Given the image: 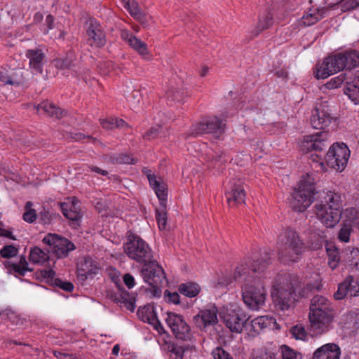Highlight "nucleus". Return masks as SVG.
Listing matches in <instances>:
<instances>
[{
    "label": "nucleus",
    "instance_id": "51",
    "mask_svg": "<svg viewBox=\"0 0 359 359\" xmlns=\"http://www.w3.org/2000/svg\"><path fill=\"white\" fill-rule=\"evenodd\" d=\"M161 130L162 127L161 126L151 127L143 135L142 137L144 140L150 141L151 140L156 138L161 133Z\"/></svg>",
    "mask_w": 359,
    "mask_h": 359
},
{
    "label": "nucleus",
    "instance_id": "28",
    "mask_svg": "<svg viewBox=\"0 0 359 359\" xmlns=\"http://www.w3.org/2000/svg\"><path fill=\"white\" fill-rule=\"evenodd\" d=\"M201 288L200 285L194 282H187L181 283L178 286V292L182 295L193 298L196 297L201 292Z\"/></svg>",
    "mask_w": 359,
    "mask_h": 359
},
{
    "label": "nucleus",
    "instance_id": "10",
    "mask_svg": "<svg viewBox=\"0 0 359 359\" xmlns=\"http://www.w3.org/2000/svg\"><path fill=\"white\" fill-rule=\"evenodd\" d=\"M224 126L225 124H224L222 121L218 117H208L192 126L189 135L197 136L210 133L219 136L224 132Z\"/></svg>",
    "mask_w": 359,
    "mask_h": 359
},
{
    "label": "nucleus",
    "instance_id": "32",
    "mask_svg": "<svg viewBox=\"0 0 359 359\" xmlns=\"http://www.w3.org/2000/svg\"><path fill=\"white\" fill-rule=\"evenodd\" d=\"M29 259L34 264H43L48 262L49 256L39 247L31 249Z\"/></svg>",
    "mask_w": 359,
    "mask_h": 359
},
{
    "label": "nucleus",
    "instance_id": "29",
    "mask_svg": "<svg viewBox=\"0 0 359 359\" xmlns=\"http://www.w3.org/2000/svg\"><path fill=\"white\" fill-rule=\"evenodd\" d=\"M6 85L18 86L24 83L25 77L22 69H8Z\"/></svg>",
    "mask_w": 359,
    "mask_h": 359
},
{
    "label": "nucleus",
    "instance_id": "23",
    "mask_svg": "<svg viewBox=\"0 0 359 359\" xmlns=\"http://www.w3.org/2000/svg\"><path fill=\"white\" fill-rule=\"evenodd\" d=\"M249 326L251 327L250 331L258 334L259 330L264 328H276L278 324L276 318L273 316H263L252 320Z\"/></svg>",
    "mask_w": 359,
    "mask_h": 359
},
{
    "label": "nucleus",
    "instance_id": "43",
    "mask_svg": "<svg viewBox=\"0 0 359 359\" xmlns=\"http://www.w3.org/2000/svg\"><path fill=\"white\" fill-rule=\"evenodd\" d=\"M168 351L175 355V359H182L187 346L180 345L177 343H170L168 345Z\"/></svg>",
    "mask_w": 359,
    "mask_h": 359
},
{
    "label": "nucleus",
    "instance_id": "15",
    "mask_svg": "<svg viewBox=\"0 0 359 359\" xmlns=\"http://www.w3.org/2000/svg\"><path fill=\"white\" fill-rule=\"evenodd\" d=\"M225 196L229 207H236L245 203V192L241 182L238 180L231 182Z\"/></svg>",
    "mask_w": 359,
    "mask_h": 359
},
{
    "label": "nucleus",
    "instance_id": "13",
    "mask_svg": "<svg viewBox=\"0 0 359 359\" xmlns=\"http://www.w3.org/2000/svg\"><path fill=\"white\" fill-rule=\"evenodd\" d=\"M332 121H335V118L326 102L320 104L319 106L316 107L310 118L312 127L318 130L325 129Z\"/></svg>",
    "mask_w": 359,
    "mask_h": 359
},
{
    "label": "nucleus",
    "instance_id": "37",
    "mask_svg": "<svg viewBox=\"0 0 359 359\" xmlns=\"http://www.w3.org/2000/svg\"><path fill=\"white\" fill-rule=\"evenodd\" d=\"M156 219L158 228L161 230L165 229L168 220L166 204L160 205L156 210Z\"/></svg>",
    "mask_w": 359,
    "mask_h": 359
},
{
    "label": "nucleus",
    "instance_id": "19",
    "mask_svg": "<svg viewBox=\"0 0 359 359\" xmlns=\"http://www.w3.org/2000/svg\"><path fill=\"white\" fill-rule=\"evenodd\" d=\"M346 219L343 222L342 226L338 233V238L343 242H348L349 236L353 231L358 218V212L355 208L347 209L346 211Z\"/></svg>",
    "mask_w": 359,
    "mask_h": 359
},
{
    "label": "nucleus",
    "instance_id": "40",
    "mask_svg": "<svg viewBox=\"0 0 359 359\" xmlns=\"http://www.w3.org/2000/svg\"><path fill=\"white\" fill-rule=\"evenodd\" d=\"M3 264L6 269H8V273L11 274L16 273L20 276H24L27 271H33L31 268L21 266V265L17 264V263H13L10 261H5Z\"/></svg>",
    "mask_w": 359,
    "mask_h": 359
},
{
    "label": "nucleus",
    "instance_id": "26",
    "mask_svg": "<svg viewBox=\"0 0 359 359\" xmlns=\"http://www.w3.org/2000/svg\"><path fill=\"white\" fill-rule=\"evenodd\" d=\"M344 93L355 104L359 103V71L355 73L353 78L351 77V79L346 81Z\"/></svg>",
    "mask_w": 359,
    "mask_h": 359
},
{
    "label": "nucleus",
    "instance_id": "54",
    "mask_svg": "<svg viewBox=\"0 0 359 359\" xmlns=\"http://www.w3.org/2000/svg\"><path fill=\"white\" fill-rule=\"evenodd\" d=\"M212 355L214 359H233L227 351L219 346L212 351Z\"/></svg>",
    "mask_w": 359,
    "mask_h": 359
},
{
    "label": "nucleus",
    "instance_id": "17",
    "mask_svg": "<svg viewBox=\"0 0 359 359\" xmlns=\"http://www.w3.org/2000/svg\"><path fill=\"white\" fill-rule=\"evenodd\" d=\"M217 313L215 309L201 310L194 317V323L201 330L205 331L208 327L214 326L218 323Z\"/></svg>",
    "mask_w": 359,
    "mask_h": 359
},
{
    "label": "nucleus",
    "instance_id": "12",
    "mask_svg": "<svg viewBox=\"0 0 359 359\" xmlns=\"http://www.w3.org/2000/svg\"><path fill=\"white\" fill-rule=\"evenodd\" d=\"M165 321L177 339L183 341L191 339L190 327L181 315L168 312Z\"/></svg>",
    "mask_w": 359,
    "mask_h": 359
},
{
    "label": "nucleus",
    "instance_id": "1",
    "mask_svg": "<svg viewBox=\"0 0 359 359\" xmlns=\"http://www.w3.org/2000/svg\"><path fill=\"white\" fill-rule=\"evenodd\" d=\"M291 196L290 205L297 212H304L316 201L317 217L327 228L334 227L341 219L343 209L340 195L330 191H316L312 175L307 173L302 177L298 188L294 189Z\"/></svg>",
    "mask_w": 359,
    "mask_h": 359
},
{
    "label": "nucleus",
    "instance_id": "11",
    "mask_svg": "<svg viewBox=\"0 0 359 359\" xmlns=\"http://www.w3.org/2000/svg\"><path fill=\"white\" fill-rule=\"evenodd\" d=\"M43 242L50 248L48 252H53L57 258L67 257L69 252L76 248L69 240L57 234L48 233L43 238Z\"/></svg>",
    "mask_w": 359,
    "mask_h": 359
},
{
    "label": "nucleus",
    "instance_id": "35",
    "mask_svg": "<svg viewBox=\"0 0 359 359\" xmlns=\"http://www.w3.org/2000/svg\"><path fill=\"white\" fill-rule=\"evenodd\" d=\"M351 74H348V72H344L337 77H334L332 79H330L329 81H327L325 84V87L327 89H334L339 87L344 82L346 83V81H348V79H351Z\"/></svg>",
    "mask_w": 359,
    "mask_h": 359
},
{
    "label": "nucleus",
    "instance_id": "20",
    "mask_svg": "<svg viewBox=\"0 0 359 359\" xmlns=\"http://www.w3.org/2000/svg\"><path fill=\"white\" fill-rule=\"evenodd\" d=\"M341 351L334 343L327 344L318 348L313 353V359H339Z\"/></svg>",
    "mask_w": 359,
    "mask_h": 359
},
{
    "label": "nucleus",
    "instance_id": "36",
    "mask_svg": "<svg viewBox=\"0 0 359 359\" xmlns=\"http://www.w3.org/2000/svg\"><path fill=\"white\" fill-rule=\"evenodd\" d=\"M129 45L140 55L147 59L149 50L147 44L136 36L130 40Z\"/></svg>",
    "mask_w": 359,
    "mask_h": 359
},
{
    "label": "nucleus",
    "instance_id": "47",
    "mask_svg": "<svg viewBox=\"0 0 359 359\" xmlns=\"http://www.w3.org/2000/svg\"><path fill=\"white\" fill-rule=\"evenodd\" d=\"M290 333L296 339L304 340L306 337V332L302 325L292 327Z\"/></svg>",
    "mask_w": 359,
    "mask_h": 359
},
{
    "label": "nucleus",
    "instance_id": "25",
    "mask_svg": "<svg viewBox=\"0 0 359 359\" xmlns=\"http://www.w3.org/2000/svg\"><path fill=\"white\" fill-rule=\"evenodd\" d=\"M26 57L29 60V67L38 73H42L43 62L45 55L41 49L28 50Z\"/></svg>",
    "mask_w": 359,
    "mask_h": 359
},
{
    "label": "nucleus",
    "instance_id": "4",
    "mask_svg": "<svg viewBox=\"0 0 359 359\" xmlns=\"http://www.w3.org/2000/svg\"><path fill=\"white\" fill-rule=\"evenodd\" d=\"M278 258L284 263L297 262L305 252L306 246L294 229L283 228L278 236Z\"/></svg>",
    "mask_w": 359,
    "mask_h": 359
},
{
    "label": "nucleus",
    "instance_id": "31",
    "mask_svg": "<svg viewBox=\"0 0 359 359\" xmlns=\"http://www.w3.org/2000/svg\"><path fill=\"white\" fill-rule=\"evenodd\" d=\"M75 56L73 53L69 52L65 58L53 60L54 66L59 69H69L74 66Z\"/></svg>",
    "mask_w": 359,
    "mask_h": 359
},
{
    "label": "nucleus",
    "instance_id": "42",
    "mask_svg": "<svg viewBox=\"0 0 359 359\" xmlns=\"http://www.w3.org/2000/svg\"><path fill=\"white\" fill-rule=\"evenodd\" d=\"M347 262L350 266L359 270V249L353 248L346 252Z\"/></svg>",
    "mask_w": 359,
    "mask_h": 359
},
{
    "label": "nucleus",
    "instance_id": "53",
    "mask_svg": "<svg viewBox=\"0 0 359 359\" xmlns=\"http://www.w3.org/2000/svg\"><path fill=\"white\" fill-rule=\"evenodd\" d=\"M321 18H323V15H319L318 13L317 14L310 13L302 17V22L306 26H310L317 22Z\"/></svg>",
    "mask_w": 359,
    "mask_h": 359
},
{
    "label": "nucleus",
    "instance_id": "48",
    "mask_svg": "<svg viewBox=\"0 0 359 359\" xmlns=\"http://www.w3.org/2000/svg\"><path fill=\"white\" fill-rule=\"evenodd\" d=\"M18 248H17L13 245H5L0 250V254L1 257L6 259H10L15 257L18 255Z\"/></svg>",
    "mask_w": 359,
    "mask_h": 359
},
{
    "label": "nucleus",
    "instance_id": "33",
    "mask_svg": "<svg viewBox=\"0 0 359 359\" xmlns=\"http://www.w3.org/2000/svg\"><path fill=\"white\" fill-rule=\"evenodd\" d=\"M325 248L328 255V264L332 269H334L340 259L338 250L332 244H327Z\"/></svg>",
    "mask_w": 359,
    "mask_h": 359
},
{
    "label": "nucleus",
    "instance_id": "50",
    "mask_svg": "<svg viewBox=\"0 0 359 359\" xmlns=\"http://www.w3.org/2000/svg\"><path fill=\"white\" fill-rule=\"evenodd\" d=\"M113 162L118 164H135L137 161L126 154H119L113 157Z\"/></svg>",
    "mask_w": 359,
    "mask_h": 359
},
{
    "label": "nucleus",
    "instance_id": "8",
    "mask_svg": "<svg viewBox=\"0 0 359 359\" xmlns=\"http://www.w3.org/2000/svg\"><path fill=\"white\" fill-rule=\"evenodd\" d=\"M225 325L233 332L241 333L247 327L249 317L239 306L231 305L224 309L220 313Z\"/></svg>",
    "mask_w": 359,
    "mask_h": 359
},
{
    "label": "nucleus",
    "instance_id": "9",
    "mask_svg": "<svg viewBox=\"0 0 359 359\" xmlns=\"http://www.w3.org/2000/svg\"><path fill=\"white\" fill-rule=\"evenodd\" d=\"M350 156V151L344 143H334L325 155L328 166L337 171L344 170Z\"/></svg>",
    "mask_w": 359,
    "mask_h": 359
},
{
    "label": "nucleus",
    "instance_id": "18",
    "mask_svg": "<svg viewBox=\"0 0 359 359\" xmlns=\"http://www.w3.org/2000/svg\"><path fill=\"white\" fill-rule=\"evenodd\" d=\"M88 41L90 46L97 48L103 47L106 44V37L101 26L97 22L90 20L87 29Z\"/></svg>",
    "mask_w": 359,
    "mask_h": 359
},
{
    "label": "nucleus",
    "instance_id": "2",
    "mask_svg": "<svg viewBox=\"0 0 359 359\" xmlns=\"http://www.w3.org/2000/svg\"><path fill=\"white\" fill-rule=\"evenodd\" d=\"M271 252L264 251L257 259L250 264H241L235 269L233 279L245 282L242 286L243 300L253 310L259 309L265 303L266 292L261 280V273L271 264Z\"/></svg>",
    "mask_w": 359,
    "mask_h": 359
},
{
    "label": "nucleus",
    "instance_id": "60",
    "mask_svg": "<svg viewBox=\"0 0 359 359\" xmlns=\"http://www.w3.org/2000/svg\"><path fill=\"white\" fill-rule=\"evenodd\" d=\"M163 284H153L150 285L151 288L149 289V292L151 293L152 296L154 297H158L161 294V287Z\"/></svg>",
    "mask_w": 359,
    "mask_h": 359
},
{
    "label": "nucleus",
    "instance_id": "21",
    "mask_svg": "<svg viewBox=\"0 0 359 359\" xmlns=\"http://www.w3.org/2000/svg\"><path fill=\"white\" fill-rule=\"evenodd\" d=\"M34 108L36 110L39 114H42L49 117L60 119L64 116L65 111L54 103L45 100L41 102L37 105H34Z\"/></svg>",
    "mask_w": 359,
    "mask_h": 359
},
{
    "label": "nucleus",
    "instance_id": "45",
    "mask_svg": "<svg viewBox=\"0 0 359 359\" xmlns=\"http://www.w3.org/2000/svg\"><path fill=\"white\" fill-rule=\"evenodd\" d=\"M283 359H301V353L294 351L287 345L281 346Z\"/></svg>",
    "mask_w": 359,
    "mask_h": 359
},
{
    "label": "nucleus",
    "instance_id": "38",
    "mask_svg": "<svg viewBox=\"0 0 359 359\" xmlns=\"http://www.w3.org/2000/svg\"><path fill=\"white\" fill-rule=\"evenodd\" d=\"M126 101L133 109L136 108L141 100V93L139 90L128 89L125 94Z\"/></svg>",
    "mask_w": 359,
    "mask_h": 359
},
{
    "label": "nucleus",
    "instance_id": "41",
    "mask_svg": "<svg viewBox=\"0 0 359 359\" xmlns=\"http://www.w3.org/2000/svg\"><path fill=\"white\" fill-rule=\"evenodd\" d=\"M327 133L324 130L314 134L315 145L313 146V151L320 152L324 148L327 147Z\"/></svg>",
    "mask_w": 359,
    "mask_h": 359
},
{
    "label": "nucleus",
    "instance_id": "24",
    "mask_svg": "<svg viewBox=\"0 0 359 359\" xmlns=\"http://www.w3.org/2000/svg\"><path fill=\"white\" fill-rule=\"evenodd\" d=\"M329 244L325 233L323 231L311 232L308 237L306 244L311 250H318Z\"/></svg>",
    "mask_w": 359,
    "mask_h": 359
},
{
    "label": "nucleus",
    "instance_id": "39",
    "mask_svg": "<svg viewBox=\"0 0 359 359\" xmlns=\"http://www.w3.org/2000/svg\"><path fill=\"white\" fill-rule=\"evenodd\" d=\"M186 93L182 88H175L168 90L165 96L170 101L180 102L184 99Z\"/></svg>",
    "mask_w": 359,
    "mask_h": 359
},
{
    "label": "nucleus",
    "instance_id": "49",
    "mask_svg": "<svg viewBox=\"0 0 359 359\" xmlns=\"http://www.w3.org/2000/svg\"><path fill=\"white\" fill-rule=\"evenodd\" d=\"M51 285L55 287H59L66 292H72L74 288L73 283L71 282L63 281L57 278H55L53 280Z\"/></svg>",
    "mask_w": 359,
    "mask_h": 359
},
{
    "label": "nucleus",
    "instance_id": "59",
    "mask_svg": "<svg viewBox=\"0 0 359 359\" xmlns=\"http://www.w3.org/2000/svg\"><path fill=\"white\" fill-rule=\"evenodd\" d=\"M348 290V292L351 296L359 295V283L358 281H355L353 276L351 285L349 287Z\"/></svg>",
    "mask_w": 359,
    "mask_h": 359
},
{
    "label": "nucleus",
    "instance_id": "57",
    "mask_svg": "<svg viewBox=\"0 0 359 359\" xmlns=\"http://www.w3.org/2000/svg\"><path fill=\"white\" fill-rule=\"evenodd\" d=\"M359 6V0H345L342 5L343 11L353 10Z\"/></svg>",
    "mask_w": 359,
    "mask_h": 359
},
{
    "label": "nucleus",
    "instance_id": "62",
    "mask_svg": "<svg viewBox=\"0 0 359 359\" xmlns=\"http://www.w3.org/2000/svg\"><path fill=\"white\" fill-rule=\"evenodd\" d=\"M53 355L57 359H74L75 356L73 354L63 353L58 351H54Z\"/></svg>",
    "mask_w": 359,
    "mask_h": 359
},
{
    "label": "nucleus",
    "instance_id": "63",
    "mask_svg": "<svg viewBox=\"0 0 359 359\" xmlns=\"http://www.w3.org/2000/svg\"><path fill=\"white\" fill-rule=\"evenodd\" d=\"M100 124L104 128L107 130H110L114 128V118H111L109 119H102L100 121Z\"/></svg>",
    "mask_w": 359,
    "mask_h": 359
},
{
    "label": "nucleus",
    "instance_id": "7",
    "mask_svg": "<svg viewBox=\"0 0 359 359\" xmlns=\"http://www.w3.org/2000/svg\"><path fill=\"white\" fill-rule=\"evenodd\" d=\"M124 252L131 259L147 265L153 259V252L149 245L139 236L130 233L123 245Z\"/></svg>",
    "mask_w": 359,
    "mask_h": 359
},
{
    "label": "nucleus",
    "instance_id": "16",
    "mask_svg": "<svg viewBox=\"0 0 359 359\" xmlns=\"http://www.w3.org/2000/svg\"><path fill=\"white\" fill-rule=\"evenodd\" d=\"M137 315L142 321L148 323L154 326L159 333L164 332V328L159 321L153 304H149L143 307H140Z\"/></svg>",
    "mask_w": 359,
    "mask_h": 359
},
{
    "label": "nucleus",
    "instance_id": "5",
    "mask_svg": "<svg viewBox=\"0 0 359 359\" xmlns=\"http://www.w3.org/2000/svg\"><path fill=\"white\" fill-rule=\"evenodd\" d=\"M358 66L359 53L355 50L330 55L317 65L316 77L324 79L344 69L348 70V74H351V69Z\"/></svg>",
    "mask_w": 359,
    "mask_h": 359
},
{
    "label": "nucleus",
    "instance_id": "58",
    "mask_svg": "<svg viewBox=\"0 0 359 359\" xmlns=\"http://www.w3.org/2000/svg\"><path fill=\"white\" fill-rule=\"evenodd\" d=\"M123 280L128 289L133 288L135 285L134 277L130 273H126L123 276Z\"/></svg>",
    "mask_w": 359,
    "mask_h": 359
},
{
    "label": "nucleus",
    "instance_id": "52",
    "mask_svg": "<svg viewBox=\"0 0 359 359\" xmlns=\"http://www.w3.org/2000/svg\"><path fill=\"white\" fill-rule=\"evenodd\" d=\"M53 215L51 214L48 209L45 207L42 208V210L39 212V218L41 223L43 224H49L51 223Z\"/></svg>",
    "mask_w": 359,
    "mask_h": 359
},
{
    "label": "nucleus",
    "instance_id": "64",
    "mask_svg": "<svg viewBox=\"0 0 359 359\" xmlns=\"http://www.w3.org/2000/svg\"><path fill=\"white\" fill-rule=\"evenodd\" d=\"M122 306H125L128 310L133 311L135 308V299L130 297L128 299H124V303Z\"/></svg>",
    "mask_w": 359,
    "mask_h": 359
},
{
    "label": "nucleus",
    "instance_id": "61",
    "mask_svg": "<svg viewBox=\"0 0 359 359\" xmlns=\"http://www.w3.org/2000/svg\"><path fill=\"white\" fill-rule=\"evenodd\" d=\"M3 223L0 222V237L8 238L11 240H16V238L12 234V232L3 228Z\"/></svg>",
    "mask_w": 359,
    "mask_h": 359
},
{
    "label": "nucleus",
    "instance_id": "3",
    "mask_svg": "<svg viewBox=\"0 0 359 359\" xmlns=\"http://www.w3.org/2000/svg\"><path fill=\"white\" fill-rule=\"evenodd\" d=\"M299 286L297 275L280 272L274 278L271 297L277 310L285 311L294 306L297 301L296 290Z\"/></svg>",
    "mask_w": 359,
    "mask_h": 359
},
{
    "label": "nucleus",
    "instance_id": "30",
    "mask_svg": "<svg viewBox=\"0 0 359 359\" xmlns=\"http://www.w3.org/2000/svg\"><path fill=\"white\" fill-rule=\"evenodd\" d=\"M64 216L68 219L72 221L75 224L79 225V222L82 217L81 213L79 210H72L69 208V205L66 203H58Z\"/></svg>",
    "mask_w": 359,
    "mask_h": 359
},
{
    "label": "nucleus",
    "instance_id": "34",
    "mask_svg": "<svg viewBox=\"0 0 359 359\" xmlns=\"http://www.w3.org/2000/svg\"><path fill=\"white\" fill-rule=\"evenodd\" d=\"M352 276H349L338 286L337 291L334 294V298L337 300L343 299L348 292L349 287L351 285Z\"/></svg>",
    "mask_w": 359,
    "mask_h": 359
},
{
    "label": "nucleus",
    "instance_id": "56",
    "mask_svg": "<svg viewBox=\"0 0 359 359\" xmlns=\"http://www.w3.org/2000/svg\"><path fill=\"white\" fill-rule=\"evenodd\" d=\"M37 217L36 210L34 209H29L25 210L22 215L23 219L29 223H33Z\"/></svg>",
    "mask_w": 359,
    "mask_h": 359
},
{
    "label": "nucleus",
    "instance_id": "6",
    "mask_svg": "<svg viewBox=\"0 0 359 359\" xmlns=\"http://www.w3.org/2000/svg\"><path fill=\"white\" fill-rule=\"evenodd\" d=\"M309 310L311 334L317 336L327 332L334 316L330 302L323 296H314L311 300Z\"/></svg>",
    "mask_w": 359,
    "mask_h": 359
},
{
    "label": "nucleus",
    "instance_id": "27",
    "mask_svg": "<svg viewBox=\"0 0 359 359\" xmlns=\"http://www.w3.org/2000/svg\"><path fill=\"white\" fill-rule=\"evenodd\" d=\"M273 23V14L270 11H266L262 15L259 16L258 22L253 30V34L258 36L263 31L269 29Z\"/></svg>",
    "mask_w": 359,
    "mask_h": 359
},
{
    "label": "nucleus",
    "instance_id": "44",
    "mask_svg": "<svg viewBox=\"0 0 359 359\" xmlns=\"http://www.w3.org/2000/svg\"><path fill=\"white\" fill-rule=\"evenodd\" d=\"M314 145L315 136L313 134L311 135L304 136L303 140L299 144V148L303 153H308L309 151H313Z\"/></svg>",
    "mask_w": 359,
    "mask_h": 359
},
{
    "label": "nucleus",
    "instance_id": "55",
    "mask_svg": "<svg viewBox=\"0 0 359 359\" xmlns=\"http://www.w3.org/2000/svg\"><path fill=\"white\" fill-rule=\"evenodd\" d=\"M165 299L169 303L179 304L180 303V297L177 292H171L166 290L165 291Z\"/></svg>",
    "mask_w": 359,
    "mask_h": 359
},
{
    "label": "nucleus",
    "instance_id": "46",
    "mask_svg": "<svg viewBox=\"0 0 359 359\" xmlns=\"http://www.w3.org/2000/svg\"><path fill=\"white\" fill-rule=\"evenodd\" d=\"M39 278L45 280L48 283L51 285L55 278V272L53 269H41L36 271Z\"/></svg>",
    "mask_w": 359,
    "mask_h": 359
},
{
    "label": "nucleus",
    "instance_id": "14",
    "mask_svg": "<svg viewBox=\"0 0 359 359\" xmlns=\"http://www.w3.org/2000/svg\"><path fill=\"white\" fill-rule=\"evenodd\" d=\"M141 275L144 282L149 285L163 284L166 282L163 269L154 259L142 269Z\"/></svg>",
    "mask_w": 359,
    "mask_h": 359
},
{
    "label": "nucleus",
    "instance_id": "22",
    "mask_svg": "<svg viewBox=\"0 0 359 359\" xmlns=\"http://www.w3.org/2000/svg\"><path fill=\"white\" fill-rule=\"evenodd\" d=\"M149 182L154 190L158 198L159 199V205L166 204L168 196L167 185L161 179L157 180L155 175H148Z\"/></svg>",
    "mask_w": 359,
    "mask_h": 359
}]
</instances>
